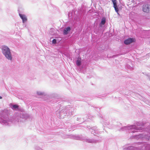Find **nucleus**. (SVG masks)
I'll return each mask as SVG.
<instances>
[{
  "mask_svg": "<svg viewBox=\"0 0 150 150\" xmlns=\"http://www.w3.org/2000/svg\"><path fill=\"white\" fill-rule=\"evenodd\" d=\"M135 41V39L133 38H129L124 40V43L126 45H128Z\"/></svg>",
  "mask_w": 150,
  "mask_h": 150,
  "instance_id": "nucleus-9",
  "label": "nucleus"
},
{
  "mask_svg": "<svg viewBox=\"0 0 150 150\" xmlns=\"http://www.w3.org/2000/svg\"><path fill=\"white\" fill-rule=\"evenodd\" d=\"M71 30V28L70 27L68 26L66 28L64 29L63 32L64 35H67Z\"/></svg>",
  "mask_w": 150,
  "mask_h": 150,
  "instance_id": "nucleus-12",
  "label": "nucleus"
},
{
  "mask_svg": "<svg viewBox=\"0 0 150 150\" xmlns=\"http://www.w3.org/2000/svg\"><path fill=\"white\" fill-rule=\"evenodd\" d=\"M126 67L127 68L131 70H132L133 69V68L129 65H127Z\"/></svg>",
  "mask_w": 150,
  "mask_h": 150,
  "instance_id": "nucleus-17",
  "label": "nucleus"
},
{
  "mask_svg": "<svg viewBox=\"0 0 150 150\" xmlns=\"http://www.w3.org/2000/svg\"><path fill=\"white\" fill-rule=\"evenodd\" d=\"M87 128L90 130L91 134H93L94 135L98 136L97 135L98 134V133L99 132L98 129H97V127H91L89 126L87 127Z\"/></svg>",
  "mask_w": 150,
  "mask_h": 150,
  "instance_id": "nucleus-7",
  "label": "nucleus"
},
{
  "mask_svg": "<svg viewBox=\"0 0 150 150\" xmlns=\"http://www.w3.org/2000/svg\"><path fill=\"white\" fill-rule=\"evenodd\" d=\"M149 11H150V7H149Z\"/></svg>",
  "mask_w": 150,
  "mask_h": 150,
  "instance_id": "nucleus-22",
  "label": "nucleus"
},
{
  "mask_svg": "<svg viewBox=\"0 0 150 150\" xmlns=\"http://www.w3.org/2000/svg\"><path fill=\"white\" fill-rule=\"evenodd\" d=\"M106 22V20L105 18H103L102 19L101 21V22L100 23V27H101V25H104L105 23Z\"/></svg>",
  "mask_w": 150,
  "mask_h": 150,
  "instance_id": "nucleus-14",
  "label": "nucleus"
},
{
  "mask_svg": "<svg viewBox=\"0 0 150 150\" xmlns=\"http://www.w3.org/2000/svg\"><path fill=\"white\" fill-rule=\"evenodd\" d=\"M52 42L53 43L55 44L57 42V40L55 39H53L52 40Z\"/></svg>",
  "mask_w": 150,
  "mask_h": 150,
  "instance_id": "nucleus-18",
  "label": "nucleus"
},
{
  "mask_svg": "<svg viewBox=\"0 0 150 150\" xmlns=\"http://www.w3.org/2000/svg\"><path fill=\"white\" fill-rule=\"evenodd\" d=\"M2 98V97L1 96H0V99H1Z\"/></svg>",
  "mask_w": 150,
  "mask_h": 150,
  "instance_id": "nucleus-20",
  "label": "nucleus"
},
{
  "mask_svg": "<svg viewBox=\"0 0 150 150\" xmlns=\"http://www.w3.org/2000/svg\"><path fill=\"white\" fill-rule=\"evenodd\" d=\"M149 80H150V76L149 77Z\"/></svg>",
  "mask_w": 150,
  "mask_h": 150,
  "instance_id": "nucleus-21",
  "label": "nucleus"
},
{
  "mask_svg": "<svg viewBox=\"0 0 150 150\" xmlns=\"http://www.w3.org/2000/svg\"><path fill=\"white\" fill-rule=\"evenodd\" d=\"M150 5L146 4L143 5L142 8L143 11L145 12H148L149 11Z\"/></svg>",
  "mask_w": 150,
  "mask_h": 150,
  "instance_id": "nucleus-10",
  "label": "nucleus"
},
{
  "mask_svg": "<svg viewBox=\"0 0 150 150\" xmlns=\"http://www.w3.org/2000/svg\"><path fill=\"white\" fill-rule=\"evenodd\" d=\"M80 119H81V118H79V117H77V119H76V120H77V121H79V120H80Z\"/></svg>",
  "mask_w": 150,
  "mask_h": 150,
  "instance_id": "nucleus-19",
  "label": "nucleus"
},
{
  "mask_svg": "<svg viewBox=\"0 0 150 150\" xmlns=\"http://www.w3.org/2000/svg\"><path fill=\"white\" fill-rule=\"evenodd\" d=\"M112 2L113 4V7L114 8L115 11L118 14L119 9L117 5V0H112Z\"/></svg>",
  "mask_w": 150,
  "mask_h": 150,
  "instance_id": "nucleus-11",
  "label": "nucleus"
},
{
  "mask_svg": "<svg viewBox=\"0 0 150 150\" xmlns=\"http://www.w3.org/2000/svg\"><path fill=\"white\" fill-rule=\"evenodd\" d=\"M1 50L3 54L6 59L8 60L11 61L12 57L10 48L7 46L3 45L2 47Z\"/></svg>",
  "mask_w": 150,
  "mask_h": 150,
  "instance_id": "nucleus-5",
  "label": "nucleus"
},
{
  "mask_svg": "<svg viewBox=\"0 0 150 150\" xmlns=\"http://www.w3.org/2000/svg\"><path fill=\"white\" fill-rule=\"evenodd\" d=\"M28 117V115L25 114L18 113L15 114L13 117L12 120L8 116V111L6 110H2L0 111V123L5 126H9L13 121L23 122Z\"/></svg>",
  "mask_w": 150,
  "mask_h": 150,
  "instance_id": "nucleus-1",
  "label": "nucleus"
},
{
  "mask_svg": "<svg viewBox=\"0 0 150 150\" xmlns=\"http://www.w3.org/2000/svg\"><path fill=\"white\" fill-rule=\"evenodd\" d=\"M37 93L39 95H44V92H42L40 91H38L37 92Z\"/></svg>",
  "mask_w": 150,
  "mask_h": 150,
  "instance_id": "nucleus-16",
  "label": "nucleus"
},
{
  "mask_svg": "<svg viewBox=\"0 0 150 150\" xmlns=\"http://www.w3.org/2000/svg\"><path fill=\"white\" fill-rule=\"evenodd\" d=\"M72 138L76 140H84L88 143H93L96 142L97 141L94 139H85L84 137H83L81 136L78 135H74L72 136Z\"/></svg>",
  "mask_w": 150,
  "mask_h": 150,
  "instance_id": "nucleus-6",
  "label": "nucleus"
},
{
  "mask_svg": "<svg viewBox=\"0 0 150 150\" xmlns=\"http://www.w3.org/2000/svg\"><path fill=\"white\" fill-rule=\"evenodd\" d=\"M73 110V108H70L69 106L66 108H63L60 111H57V114L59 118H64V116H66L68 113L69 115H72L73 114L72 112Z\"/></svg>",
  "mask_w": 150,
  "mask_h": 150,
  "instance_id": "nucleus-4",
  "label": "nucleus"
},
{
  "mask_svg": "<svg viewBox=\"0 0 150 150\" xmlns=\"http://www.w3.org/2000/svg\"><path fill=\"white\" fill-rule=\"evenodd\" d=\"M76 64L78 66H79L81 64V59H77L76 61Z\"/></svg>",
  "mask_w": 150,
  "mask_h": 150,
  "instance_id": "nucleus-15",
  "label": "nucleus"
},
{
  "mask_svg": "<svg viewBox=\"0 0 150 150\" xmlns=\"http://www.w3.org/2000/svg\"><path fill=\"white\" fill-rule=\"evenodd\" d=\"M134 138L137 139L145 140L150 141V134L144 133L139 134L133 136ZM150 150V144L145 143L140 145L138 146H125L123 147V150Z\"/></svg>",
  "mask_w": 150,
  "mask_h": 150,
  "instance_id": "nucleus-2",
  "label": "nucleus"
},
{
  "mask_svg": "<svg viewBox=\"0 0 150 150\" xmlns=\"http://www.w3.org/2000/svg\"><path fill=\"white\" fill-rule=\"evenodd\" d=\"M10 107L13 110H16L18 109L19 106L17 105H13L12 103L9 104Z\"/></svg>",
  "mask_w": 150,
  "mask_h": 150,
  "instance_id": "nucleus-13",
  "label": "nucleus"
},
{
  "mask_svg": "<svg viewBox=\"0 0 150 150\" xmlns=\"http://www.w3.org/2000/svg\"><path fill=\"white\" fill-rule=\"evenodd\" d=\"M144 126V124L141 122H137L135 125H130L128 126H124L121 128L119 130L129 132V133H134L137 132H143L144 133H148L150 134V125L148 126L145 129H144L142 127Z\"/></svg>",
  "mask_w": 150,
  "mask_h": 150,
  "instance_id": "nucleus-3",
  "label": "nucleus"
},
{
  "mask_svg": "<svg viewBox=\"0 0 150 150\" xmlns=\"http://www.w3.org/2000/svg\"><path fill=\"white\" fill-rule=\"evenodd\" d=\"M19 15L22 20V22L23 23L24 26L25 27L26 25L24 23L27 21V17L25 15L23 14L20 13H19Z\"/></svg>",
  "mask_w": 150,
  "mask_h": 150,
  "instance_id": "nucleus-8",
  "label": "nucleus"
}]
</instances>
